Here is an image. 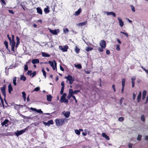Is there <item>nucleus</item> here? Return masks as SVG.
<instances>
[{
    "label": "nucleus",
    "mask_w": 148,
    "mask_h": 148,
    "mask_svg": "<svg viewBox=\"0 0 148 148\" xmlns=\"http://www.w3.org/2000/svg\"><path fill=\"white\" fill-rule=\"evenodd\" d=\"M65 120L66 119H56L55 120L56 125L58 126H62L64 123Z\"/></svg>",
    "instance_id": "1"
},
{
    "label": "nucleus",
    "mask_w": 148,
    "mask_h": 148,
    "mask_svg": "<svg viewBox=\"0 0 148 148\" xmlns=\"http://www.w3.org/2000/svg\"><path fill=\"white\" fill-rule=\"evenodd\" d=\"M49 63L50 65L52 67L53 69L54 70L55 69L56 70H57V63L55 60H53V62L49 61Z\"/></svg>",
    "instance_id": "2"
},
{
    "label": "nucleus",
    "mask_w": 148,
    "mask_h": 148,
    "mask_svg": "<svg viewBox=\"0 0 148 148\" xmlns=\"http://www.w3.org/2000/svg\"><path fill=\"white\" fill-rule=\"evenodd\" d=\"M65 78L69 81V83L70 84H73V82L75 80L74 78L70 75H68L67 76L65 77Z\"/></svg>",
    "instance_id": "3"
},
{
    "label": "nucleus",
    "mask_w": 148,
    "mask_h": 148,
    "mask_svg": "<svg viewBox=\"0 0 148 148\" xmlns=\"http://www.w3.org/2000/svg\"><path fill=\"white\" fill-rule=\"evenodd\" d=\"M27 129V128H25L22 130H21L20 131L17 130L16 131V132L14 133V134H15V135L16 136H19L22 134Z\"/></svg>",
    "instance_id": "4"
},
{
    "label": "nucleus",
    "mask_w": 148,
    "mask_h": 148,
    "mask_svg": "<svg viewBox=\"0 0 148 148\" xmlns=\"http://www.w3.org/2000/svg\"><path fill=\"white\" fill-rule=\"evenodd\" d=\"M5 88V85H4L3 87H2L1 88V92L5 98L6 97Z\"/></svg>",
    "instance_id": "5"
},
{
    "label": "nucleus",
    "mask_w": 148,
    "mask_h": 148,
    "mask_svg": "<svg viewBox=\"0 0 148 148\" xmlns=\"http://www.w3.org/2000/svg\"><path fill=\"white\" fill-rule=\"evenodd\" d=\"M59 48L63 52H66L67 51V49H68V47L67 46H65L63 47L62 46H59Z\"/></svg>",
    "instance_id": "6"
},
{
    "label": "nucleus",
    "mask_w": 148,
    "mask_h": 148,
    "mask_svg": "<svg viewBox=\"0 0 148 148\" xmlns=\"http://www.w3.org/2000/svg\"><path fill=\"white\" fill-rule=\"evenodd\" d=\"M99 45L102 48H105L106 46V42L104 40H101L100 42Z\"/></svg>",
    "instance_id": "7"
},
{
    "label": "nucleus",
    "mask_w": 148,
    "mask_h": 148,
    "mask_svg": "<svg viewBox=\"0 0 148 148\" xmlns=\"http://www.w3.org/2000/svg\"><path fill=\"white\" fill-rule=\"evenodd\" d=\"M43 124L45 125H47L49 126L50 125H53V122L52 120H51L49 121H48L47 122V123L44 122Z\"/></svg>",
    "instance_id": "8"
},
{
    "label": "nucleus",
    "mask_w": 148,
    "mask_h": 148,
    "mask_svg": "<svg viewBox=\"0 0 148 148\" xmlns=\"http://www.w3.org/2000/svg\"><path fill=\"white\" fill-rule=\"evenodd\" d=\"M117 18L119 21V25L121 27H122L124 25L123 22L122 21L121 19L120 18L118 17Z\"/></svg>",
    "instance_id": "9"
},
{
    "label": "nucleus",
    "mask_w": 148,
    "mask_h": 148,
    "mask_svg": "<svg viewBox=\"0 0 148 148\" xmlns=\"http://www.w3.org/2000/svg\"><path fill=\"white\" fill-rule=\"evenodd\" d=\"M8 122L9 120H8L5 119L1 123V125L3 126L5 125L6 127H7L8 125Z\"/></svg>",
    "instance_id": "10"
},
{
    "label": "nucleus",
    "mask_w": 148,
    "mask_h": 148,
    "mask_svg": "<svg viewBox=\"0 0 148 148\" xmlns=\"http://www.w3.org/2000/svg\"><path fill=\"white\" fill-rule=\"evenodd\" d=\"M49 30L50 32L54 35H57L58 32V30H52L50 29H49Z\"/></svg>",
    "instance_id": "11"
},
{
    "label": "nucleus",
    "mask_w": 148,
    "mask_h": 148,
    "mask_svg": "<svg viewBox=\"0 0 148 148\" xmlns=\"http://www.w3.org/2000/svg\"><path fill=\"white\" fill-rule=\"evenodd\" d=\"M106 14L108 16L112 15L114 17H116V14L113 12H106Z\"/></svg>",
    "instance_id": "12"
},
{
    "label": "nucleus",
    "mask_w": 148,
    "mask_h": 148,
    "mask_svg": "<svg viewBox=\"0 0 148 148\" xmlns=\"http://www.w3.org/2000/svg\"><path fill=\"white\" fill-rule=\"evenodd\" d=\"M66 96V93H64L62 95V96L60 100V101L61 102V101L65 99Z\"/></svg>",
    "instance_id": "13"
},
{
    "label": "nucleus",
    "mask_w": 148,
    "mask_h": 148,
    "mask_svg": "<svg viewBox=\"0 0 148 148\" xmlns=\"http://www.w3.org/2000/svg\"><path fill=\"white\" fill-rule=\"evenodd\" d=\"M37 12L40 14H42V10L40 8L38 7L36 8Z\"/></svg>",
    "instance_id": "14"
},
{
    "label": "nucleus",
    "mask_w": 148,
    "mask_h": 148,
    "mask_svg": "<svg viewBox=\"0 0 148 148\" xmlns=\"http://www.w3.org/2000/svg\"><path fill=\"white\" fill-rule=\"evenodd\" d=\"M8 92L10 94H11V92L13 90L11 84H10L8 85Z\"/></svg>",
    "instance_id": "15"
},
{
    "label": "nucleus",
    "mask_w": 148,
    "mask_h": 148,
    "mask_svg": "<svg viewBox=\"0 0 148 148\" xmlns=\"http://www.w3.org/2000/svg\"><path fill=\"white\" fill-rule=\"evenodd\" d=\"M141 96V92H140L139 94L138 95L137 97V102H140V98Z\"/></svg>",
    "instance_id": "16"
},
{
    "label": "nucleus",
    "mask_w": 148,
    "mask_h": 148,
    "mask_svg": "<svg viewBox=\"0 0 148 148\" xmlns=\"http://www.w3.org/2000/svg\"><path fill=\"white\" fill-rule=\"evenodd\" d=\"M102 136L104 137L107 140H109L110 138L105 133H103L102 134Z\"/></svg>",
    "instance_id": "17"
},
{
    "label": "nucleus",
    "mask_w": 148,
    "mask_h": 148,
    "mask_svg": "<svg viewBox=\"0 0 148 148\" xmlns=\"http://www.w3.org/2000/svg\"><path fill=\"white\" fill-rule=\"evenodd\" d=\"M81 11H82L81 9L80 8H79L77 11L75 12L74 15L75 16L78 15L80 14V13H81Z\"/></svg>",
    "instance_id": "18"
},
{
    "label": "nucleus",
    "mask_w": 148,
    "mask_h": 148,
    "mask_svg": "<svg viewBox=\"0 0 148 148\" xmlns=\"http://www.w3.org/2000/svg\"><path fill=\"white\" fill-rule=\"evenodd\" d=\"M147 94V91L146 90H144L142 94V99L143 100H144L145 99V96H146V95Z\"/></svg>",
    "instance_id": "19"
},
{
    "label": "nucleus",
    "mask_w": 148,
    "mask_h": 148,
    "mask_svg": "<svg viewBox=\"0 0 148 148\" xmlns=\"http://www.w3.org/2000/svg\"><path fill=\"white\" fill-rule=\"evenodd\" d=\"M39 62V60L38 59H34L32 61V63L35 64L36 63H38Z\"/></svg>",
    "instance_id": "20"
},
{
    "label": "nucleus",
    "mask_w": 148,
    "mask_h": 148,
    "mask_svg": "<svg viewBox=\"0 0 148 148\" xmlns=\"http://www.w3.org/2000/svg\"><path fill=\"white\" fill-rule=\"evenodd\" d=\"M52 97L50 95L47 96V100L48 101H51L52 100Z\"/></svg>",
    "instance_id": "21"
},
{
    "label": "nucleus",
    "mask_w": 148,
    "mask_h": 148,
    "mask_svg": "<svg viewBox=\"0 0 148 148\" xmlns=\"http://www.w3.org/2000/svg\"><path fill=\"white\" fill-rule=\"evenodd\" d=\"M42 56L44 57H49L50 55L48 54L47 53L45 52H42Z\"/></svg>",
    "instance_id": "22"
},
{
    "label": "nucleus",
    "mask_w": 148,
    "mask_h": 148,
    "mask_svg": "<svg viewBox=\"0 0 148 148\" xmlns=\"http://www.w3.org/2000/svg\"><path fill=\"white\" fill-rule=\"evenodd\" d=\"M70 114V112L69 111H67L66 112L64 115L66 118H68Z\"/></svg>",
    "instance_id": "23"
},
{
    "label": "nucleus",
    "mask_w": 148,
    "mask_h": 148,
    "mask_svg": "<svg viewBox=\"0 0 148 148\" xmlns=\"http://www.w3.org/2000/svg\"><path fill=\"white\" fill-rule=\"evenodd\" d=\"M75 51L77 53H78L80 51V49L77 46H76L75 48Z\"/></svg>",
    "instance_id": "24"
},
{
    "label": "nucleus",
    "mask_w": 148,
    "mask_h": 148,
    "mask_svg": "<svg viewBox=\"0 0 148 148\" xmlns=\"http://www.w3.org/2000/svg\"><path fill=\"white\" fill-rule=\"evenodd\" d=\"M10 41V45L11 46H15V42L14 41V40H12Z\"/></svg>",
    "instance_id": "25"
},
{
    "label": "nucleus",
    "mask_w": 148,
    "mask_h": 148,
    "mask_svg": "<svg viewBox=\"0 0 148 148\" xmlns=\"http://www.w3.org/2000/svg\"><path fill=\"white\" fill-rule=\"evenodd\" d=\"M16 40H17V42H16V44L15 46V47H16L17 48L18 47V44H19L20 39L17 36L16 37Z\"/></svg>",
    "instance_id": "26"
},
{
    "label": "nucleus",
    "mask_w": 148,
    "mask_h": 148,
    "mask_svg": "<svg viewBox=\"0 0 148 148\" xmlns=\"http://www.w3.org/2000/svg\"><path fill=\"white\" fill-rule=\"evenodd\" d=\"M16 77H14L13 78V84L14 86L16 85Z\"/></svg>",
    "instance_id": "27"
},
{
    "label": "nucleus",
    "mask_w": 148,
    "mask_h": 148,
    "mask_svg": "<svg viewBox=\"0 0 148 148\" xmlns=\"http://www.w3.org/2000/svg\"><path fill=\"white\" fill-rule=\"evenodd\" d=\"M20 79L21 80L24 81L26 80V77L23 75H21L20 77Z\"/></svg>",
    "instance_id": "28"
},
{
    "label": "nucleus",
    "mask_w": 148,
    "mask_h": 148,
    "mask_svg": "<svg viewBox=\"0 0 148 148\" xmlns=\"http://www.w3.org/2000/svg\"><path fill=\"white\" fill-rule=\"evenodd\" d=\"M87 24V21H85L84 22L79 23V25L81 26H82L83 25H86Z\"/></svg>",
    "instance_id": "29"
},
{
    "label": "nucleus",
    "mask_w": 148,
    "mask_h": 148,
    "mask_svg": "<svg viewBox=\"0 0 148 148\" xmlns=\"http://www.w3.org/2000/svg\"><path fill=\"white\" fill-rule=\"evenodd\" d=\"M125 78H123L122 79V86L123 87L125 86Z\"/></svg>",
    "instance_id": "30"
},
{
    "label": "nucleus",
    "mask_w": 148,
    "mask_h": 148,
    "mask_svg": "<svg viewBox=\"0 0 148 148\" xmlns=\"http://www.w3.org/2000/svg\"><path fill=\"white\" fill-rule=\"evenodd\" d=\"M44 12L45 13L47 14L49 12V9L47 8H45L44 10Z\"/></svg>",
    "instance_id": "31"
},
{
    "label": "nucleus",
    "mask_w": 148,
    "mask_h": 148,
    "mask_svg": "<svg viewBox=\"0 0 148 148\" xmlns=\"http://www.w3.org/2000/svg\"><path fill=\"white\" fill-rule=\"evenodd\" d=\"M92 48L91 47H88L86 48V50L87 52H88L92 50Z\"/></svg>",
    "instance_id": "32"
},
{
    "label": "nucleus",
    "mask_w": 148,
    "mask_h": 148,
    "mask_svg": "<svg viewBox=\"0 0 148 148\" xmlns=\"http://www.w3.org/2000/svg\"><path fill=\"white\" fill-rule=\"evenodd\" d=\"M69 94L73 95V89H69Z\"/></svg>",
    "instance_id": "33"
},
{
    "label": "nucleus",
    "mask_w": 148,
    "mask_h": 148,
    "mask_svg": "<svg viewBox=\"0 0 148 148\" xmlns=\"http://www.w3.org/2000/svg\"><path fill=\"white\" fill-rule=\"evenodd\" d=\"M75 133L77 135H79L80 134V132L79 130H75Z\"/></svg>",
    "instance_id": "34"
},
{
    "label": "nucleus",
    "mask_w": 148,
    "mask_h": 148,
    "mask_svg": "<svg viewBox=\"0 0 148 148\" xmlns=\"http://www.w3.org/2000/svg\"><path fill=\"white\" fill-rule=\"evenodd\" d=\"M75 67L78 68V69H81L82 68V66L80 64H78L77 65H75Z\"/></svg>",
    "instance_id": "35"
},
{
    "label": "nucleus",
    "mask_w": 148,
    "mask_h": 148,
    "mask_svg": "<svg viewBox=\"0 0 148 148\" xmlns=\"http://www.w3.org/2000/svg\"><path fill=\"white\" fill-rule=\"evenodd\" d=\"M4 45L5 46V47L7 49H8V42L6 41H4Z\"/></svg>",
    "instance_id": "36"
},
{
    "label": "nucleus",
    "mask_w": 148,
    "mask_h": 148,
    "mask_svg": "<svg viewBox=\"0 0 148 148\" xmlns=\"http://www.w3.org/2000/svg\"><path fill=\"white\" fill-rule=\"evenodd\" d=\"M136 79V77L135 76H134L132 77L131 78L132 82L134 83V81Z\"/></svg>",
    "instance_id": "37"
},
{
    "label": "nucleus",
    "mask_w": 148,
    "mask_h": 148,
    "mask_svg": "<svg viewBox=\"0 0 148 148\" xmlns=\"http://www.w3.org/2000/svg\"><path fill=\"white\" fill-rule=\"evenodd\" d=\"M141 120L143 121H144L145 120V116L144 115H142L141 116Z\"/></svg>",
    "instance_id": "38"
},
{
    "label": "nucleus",
    "mask_w": 148,
    "mask_h": 148,
    "mask_svg": "<svg viewBox=\"0 0 148 148\" xmlns=\"http://www.w3.org/2000/svg\"><path fill=\"white\" fill-rule=\"evenodd\" d=\"M142 137V136L140 134H138V137L137 138V140L138 141L140 140H141V138Z\"/></svg>",
    "instance_id": "39"
},
{
    "label": "nucleus",
    "mask_w": 148,
    "mask_h": 148,
    "mask_svg": "<svg viewBox=\"0 0 148 148\" xmlns=\"http://www.w3.org/2000/svg\"><path fill=\"white\" fill-rule=\"evenodd\" d=\"M42 72L43 73V76L45 77V78H46V73L45 71L43 69H42Z\"/></svg>",
    "instance_id": "40"
},
{
    "label": "nucleus",
    "mask_w": 148,
    "mask_h": 148,
    "mask_svg": "<svg viewBox=\"0 0 148 148\" xmlns=\"http://www.w3.org/2000/svg\"><path fill=\"white\" fill-rule=\"evenodd\" d=\"M61 103H66V104H67L68 103V101L66 99L63 100V101H61Z\"/></svg>",
    "instance_id": "41"
},
{
    "label": "nucleus",
    "mask_w": 148,
    "mask_h": 148,
    "mask_svg": "<svg viewBox=\"0 0 148 148\" xmlns=\"http://www.w3.org/2000/svg\"><path fill=\"white\" fill-rule=\"evenodd\" d=\"M141 67L145 71V72L147 73L148 74V70L146 69H145V68L143 67L142 66H141Z\"/></svg>",
    "instance_id": "42"
},
{
    "label": "nucleus",
    "mask_w": 148,
    "mask_h": 148,
    "mask_svg": "<svg viewBox=\"0 0 148 148\" xmlns=\"http://www.w3.org/2000/svg\"><path fill=\"white\" fill-rule=\"evenodd\" d=\"M27 74V75L32 76V71L29 70L28 71Z\"/></svg>",
    "instance_id": "43"
},
{
    "label": "nucleus",
    "mask_w": 148,
    "mask_h": 148,
    "mask_svg": "<svg viewBox=\"0 0 148 148\" xmlns=\"http://www.w3.org/2000/svg\"><path fill=\"white\" fill-rule=\"evenodd\" d=\"M40 90V88L39 87H38L35 88L34 90L33 91V92H34V91H38Z\"/></svg>",
    "instance_id": "44"
},
{
    "label": "nucleus",
    "mask_w": 148,
    "mask_h": 148,
    "mask_svg": "<svg viewBox=\"0 0 148 148\" xmlns=\"http://www.w3.org/2000/svg\"><path fill=\"white\" fill-rule=\"evenodd\" d=\"M130 7L132 9V11L134 12H135V8H134V7L132 5H131Z\"/></svg>",
    "instance_id": "45"
},
{
    "label": "nucleus",
    "mask_w": 148,
    "mask_h": 148,
    "mask_svg": "<svg viewBox=\"0 0 148 148\" xmlns=\"http://www.w3.org/2000/svg\"><path fill=\"white\" fill-rule=\"evenodd\" d=\"M64 32L65 33H68L69 32V30L67 28L64 29Z\"/></svg>",
    "instance_id": "46"
},
{
    "label": "nucleus",
    "mask_w": 148,
    "mask_h": 148,
    "mask_svg": "<svg viewBox=\"0 0 148 148\" xmlns=\"http://www.w3.org/2000/svg\"><path fill=\"white\" fill-rule=\"evenodd\" d=\"M124 120V118L122 117H120L118 119V120L120 121H122Z\"/></svg>",
    "instance_id": "47"
},
{
    "label": "nucleus",
    "mask_w": 148,
    "mask_h": 148,
    "mask_svg": "<svg viewBox=\"0 0 148 148\" xmlns=\"http://www.w3.org/2000/svg\"><path fill=\"white\" fill-rule=\"evenodd\" d=\"M73 95H71L69 94L68 96L67 97V99H69L71 97H73Z\"/></svg>",
    "instance_id": "48"
},
{
    "label": "nucleus",
    "mask_w": 148,
    "mask_h": 148,
    "mask_svg": "<svg viewBox=\"0 0 148 148\" xmlns=\"http://www.w3.org/2000/svg\"><path fill=\"white\" fill-rule=\"evenodd\" d=\"M28 66L27 64H25L24 65V70L25 71L28 70Z\"/></svg>",
    "instance_id": "49"
},
{
    "label": "nucleus",
    "mask_w": 148,
    "mask_h": 148,
    "mask_svg": "<svg viewBox=\"0 0 148 148\" xmlns=\"http://www.w3.org/2000/svg\"><path fill=\"white\" fill-rule=\"evenodd\" d=\"M116 49L117 50L119 51L120 50V45H116Z\"/></svg>",
    "instance_id": "50"
},
{
    "label": "nucleus",
    "mask_w": 148,
    "mask_h": 148,
    "mask_svg": "<svg viewBox=\"0 0 148 148\" xmlns=\"http://www.w3.org/2000/svg\"><path fill=\"white\" fill-rule=\"evenodd\" d=\"M64 90V88H61V91L60 92V94L61 95H62L64 94L63 93Z\"/></svg>",
    "instance_id": "51"
},
{
    "label": "nucleus",
    "mask_w": 148,
    "mask_h": 148,
    "mask_svg": "<svg viewBox=\"0 0 148 148\" xmlns=\"http://www.w3.org/2000/svg\"><path fill=\"white\" fill-rule=\"evenodd\" d=\"M80 92V90H76L73 91V94H76L78 92Z\"/></svg>",
    "instance_id": "52"
},
{
    "label": "nucleus",
    "mask_w": 148,
    "mask_h": 148,
    "mask_svg": "<svg viewBox=\"0 0 148 148\" xmlns=\"http://www.w3.org/2000/svg\"><path fill=\"white\" fill-rule=\"evenodd\" d=\"M36 112L40 113H43V112L41 110V109L37 110Z\"/></svg>",
    "instance_id": "53"
},
{
    "label": "nucleus",
    "mask_w": 148,
    "mask_h": 148,
    "mask_svg": "<svg viewBox=\"0 0 148 148\" xmlns=\"http://www.w3.org/2000/svg\"><path fill=\"white\" fill-rule=\"evenodd\" d=\"M36 74V71H34L33 73H32V75L31 76L32 77L34 76Z\"/></svg>",
    "instance_id": "54"
},
{
    "label": "nucleus",
    "mask_w": 148,
    "mask_h": 148,
    "mask_svg": "<svg viewBox=\"0 0 148 148\" xmlns=\"http://www.w3.org/2000/svg\"><path fill=\"white\" fill-rule=\"evenodd\" d=\"M112 88L113 89L114 92L116 91V89L115 87V86L114 84H113L112 85Z\"/></svg>",
    "instance_id": "55"
},
{
    "label": "nucleus",
    "mask_w": 148,
    "mask_h": 148,
    "mask_svg": "<svg viewBox=\"0 0 148 148\" xmlns=\"http://www.w3.org/2000/svg\"><path fill=\"white\" fill-rule=\"evenodd\" d=\"M103 48H102L101 47H101H99L98 49V50L99 51H100V52H102L103 51Z\"/></svg>",
    "instance_id": "56"
},
{
    "label": "nucleus",
    "mask_w": 148,
    "mask_h": 148,
    "mask_svg": "<svg viewBox=\"0 0 148 148\" xmlns=\"http://www.w3.org/2000/svg\"><path fill=\"white\" fill-rule=\"evenodd\" d=\"M0 2L3 3L4 5L6 4V3L4 0H0Z\"/></svg>",
    "instance_id": "57"
},
{
    "label": "nucleus",
    "mask_w": 148,
    "mask_h": 148,
    "mask_svg": "<svg viewBox=\"0 0 148 148\" xmlns=\"http://www.w3.org/2000/svg\"><path fill=\"white\" fill-rule=\"evenodd\" d=\"M22 94L23 97H26V94L25 92H22Z\"/></svg>",
    "instance_id": "58"
},
{
    "label": "nucleus",
    "mask_w": 148,
    "mask_h": 148,
    "mask_svg": "<svg viewBox=\"0 0 148 148\" xmlns=\"http://www.w3.org/2000/svg\"><path fill=\"white\" fill-rule=\"evenodd\" d=\"M61 85L62 86V87L61 88H64V83L63 82H62L61 83Z\"/></svg>",
    "instance_id": "59"
},
{
    "label": "nucleus",
    "mask_w": 148,
    "mask_h": 148,
    "mask_svg": "<svg viewBox=\"0 0 148 148\" xmlns=\"http://www.w3.org/2000/svg\"><path fill=\"white\" fill-rule=\"evenodd\" d=\"M132 144L131 143H130L128 145V147L129 148H132Z\"/></svg>",
    "instance_id": "60"
},
{
    "label": "nucleus",
    "mask_w": 148,
    "mask_h": 148,
    "mask_svg": "<svg viewBox=\"0 0 148 148\" xmlns=\"http://www.w3.org/2000/svg\"><path fill=\"white\" fill-rule=\"evenodd\" d=\"M8 11L11 14H14V13L13 12V11L12 10H9Z\"/></svg>",
    "instance_id": "61"
},
{
    "label": "nucleus",
    "mask_w": 148,
    "mask_h": 148,
    "mask_svg": "<svg viewBox=\"0 0 148 148\" xmlns=\"http://www.w3.org/2000/svg\"><path fill=\"white\" fill-rule=\"evenodd\" d=\"M73 98L75 100V103H77V99H76L74 95H73Z\"/></svg>",
    "instance_id": "62"
},
{
    "label": "nucleus",
    "mask_w": 148,
    "mask_h": 148,
    "mask_svg": "<svg viewBox=\"0 0 148 148\" xmlns=\"http://www.w3.org/2000/svg\"><path fill=\"white\" fill-rule=\"evenodd\" d=\"M136 97V95L134 93L133 94V100H134L135 99Z\"/></svg>",
    "instance_id": "63"
},
{
    "label": "nucleus",
    "mask_w": 148,
    "mask_h": 148,
    "mask_svg": "<svg viewBox=\"0 0 148 148\" xmlns=\"http://www.w3.org/2000/svg\"><path fill=\"white\" fill-rule=\"evenodd\" d=\"M110 51L109 50H107L106 51V53L107 54L109 55L110 54Z\"/></svg>",
    "instance_id": "64"
}]
</instances>
